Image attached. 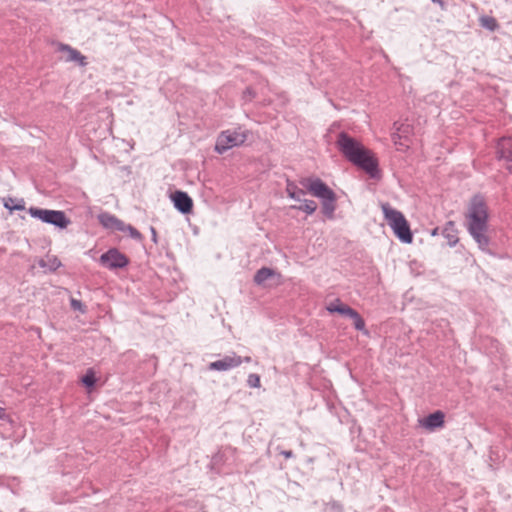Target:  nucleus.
<instances>
[{"mask_svg":"<svg viewBox=\"0 0 512 512\" xmlns=\"http://www.w3.org/2000/svg\"><path fill=\"white\" fill-rule=\"evenodd\" d=\"M336 145L342 155L353 165L364 170L371 178L378 179L380 170L377 158L358 140L346 132H340Z\"/></svg>","mask_w":512,"mask_h":512,"instance_id":"nucleus-1","label":"nucleus"},{"mask_svg":"<svg viewBox=\"0 0 512 512\" xmlns=\"http://www.w3.org/2000/svg\"><path fill=\"white\" fill-rule=\"evenodd\" d=\"M488 207L482 195H474L468 205L466 226L469 234L477 243L480 250L489 252L490 239L488 230Z\"/></svg>","mask_w":512,"mask_h":512,"instance_id":"nucleus-2","label":"nucleus"},{"mask_svg":"<svg viewBox=\"0 0 512 512\" xmlns=\"http://www.w3.org/2000/svg\"><path fill=\"white\" fill-rule=\"evenodd\" d=\"M299 184L306 188L313 196L321 200L322 213L328 219H333L336 209L335 192L317 177L302 178L300 179Z\"/></svg>","mask_w":512,"mask_h":512,"instance_id":"nucleus-3","label":"nucleus"},{"mask_svg":"<svg viewBox=\"0 0 512 512\" xmlns=\"http://www.w3.org/2000/svg\"><path fill=\"white\" fill-rule=\"evenodd\" d=\"M382 211L388 225L393 230L396 237L403 243L410 244L413 241V234L404 215L393 209L388 203L382 204Z\"/></svg>","mask_w":512,"mask_h":512,"instance_id":"nucleus-4","label":"nucleus"},{"mask_svg":"<svg viewBox=\"0 0 512 512\" xmlns=\"http://www.w3.org/2000/svg\"><path fill=\"white\" fill-rule=\"evenodd\" d=\"M247 140V131L241 127L222 131L216 140L215 151L223 154L229 149L238 147Z\"/></svg>","mask_w":512,"mask_h":512,"instance_id":"nucleus-5","label":"nucleus"},{"mask_svg":"<svg viewBox=\"0 0 512 512\" xmlns=\"http://www.w3.org/2000/svg\"><path fill=\"white\" fill-rule=\"evenodd\" d=\"M28 212L31 217L60 229H65L71 223L64 211L30 207Z\"/></svg>","mask_w":512,"mask_h":512,"instance_id":"nucleus-6","label":"nucleus"},{"mask_svg":"<svg viewBox=\"0 0 512 512\" xmlns=\"http://www.w3.org/2000/svg\"><path fill=\"white\" fill-rule=\"evenodd\" d=\"M99 263L109 270H116L127 267L129 258L117 248H110L100 256Z\"/></svg>","mask_w":512,"mask_h":512,"instance_id":"nucleus-7","label":"nucleus"},{"mask_svg":"<svg viewBox=\"0 0 512 512\" xmlns=\"http://www.w3.org/2000/svg\"><path fill=\"white\" fill-rule=\"evenodd\" d=\"M242 362V357L233 353L232 355H226L222 359L211 362L208 368L213 371H228L240 366Z\"/></svg>","mask_w":512,"mask_h":512,"instance_id":"nucleus-8","label":"nucleus"},{"mask_svg":"<svg viewBox=\"0 0 512 512\" xmlns=\"http://www.w3.org/2000/svg\"><path fill=\"white\" fill-rule=\"evenodd\" d=\"M171 200L174 204V207L182 214H189L193 209V200L188 195V193L184 191L177 190L173 194H171Z\"/></svg>","mask_w":512,"mask_h":512,"instance_id":"nucleus-9","label":"nucleus"},{"mask_svg":"<svg viewBox=\"0 0 512 512\" xmlns=\"http://www.w3.org/2000/svg\"><path fill=\"white\" fill-rule=\"evenodd\" d=\"M497 158L507 162V169L512 172V138L503 137L497 143Z\"/></svg>","mask_w":512,"mask_h":512,"instance_id":"nucleus-10","label":"nucleus"},{"mask_svg":"<svg viewBox=\"0 0 512 512\" xmlns=\"http://www.w3.org/2000/svg\"><path fill=\"white\" fill-rule=\"evenodd\" d=\"M444 418V413L438 410L424 418L419 419V424L421 427L433 431L437 428H441L444 425Z\"/></svg>","mask_w":512,"mask_h":512,"instance_id":"nucleus-11","label":"nucleus"},{"mask_svg":"<svg viewBox=\"0 0 512 512\" xmlns=\"http://www.w3.org/2000/svg\"><path fill=\"white\" fill-rule=\"evenodd\" d=\"M99 223L106 229L112 231H120L123 229V221L117 218L115 215L108 212L100 213L98 216Z\"/></svg>","mask_w":512,"mask_h":512,"instance_id":"nucleus-12","label":"nucleus"},{"mask_svg":"<svg viewBox=\"0 0 512 512\" xmlns=\"http://www.w3.org/2000/svg\"><path fill=\"white\" fill-rule=\"evenodd\" d=\"M60 50L67 52V61L76 62L79 66L84 67L87 65L86 57L82 55L77 49L72 48L67 44H61Z\"/></svg>","mask_w":512,"mask_h":512,"instance_id":"nucleus-13","label":"nucleus"},{"mask_svg":"<svg viewBox=\"0 0 512 512\" xmlns=\"http://www.w3.org/2000/svg\"><path fill=\"white\" fill-rule=\"evenodd\" d=\"M442 235L447 240V244L450 247H454L458 241V230L456 228V225L453 221H448L443 228Z\"/></svg>","mask_w":512,"mask_h":512,"instance_id":"nucleus-14","label":"nucleus"},{"mask_svg":"<svg viewBox=\"0 0 512 512\" xmlns=\"http://www.w3.org/2000/svg\"><path fill=\"white\" fill-rule=\"evenodd\" d=\"M306 191L308 190L303 186L302 188H299L294 182L289 180L287 181L286 192L290 198L296 201H302L301 197L306 194Z\"/></svg>","mask_w":512,"mask_h":512,"instance_id":"nucleus-15","label":"nucleus"},{"mask_svg":"<svg viewBox=\"0 0 512 512\" xmlns=\"http://www.w3.org/2000/svg\"><path fill=\"white\" fill-rule=\"evenodd\" d=\"M409 132V125L401 124L399 127L396 128V131L391 134V139L393 143L399 146H407L404 142H402V138L406 139V134H408Z\"/></svg>","mask_w":512,"mask_h":512,"instance_id":"nucleus-16","label":"nucleus"},{"mask_svg":"<svg viewBox=\"0 0 512 512\" xmlns=\"http://www.w3.org/2000/svg\"><path fill=\"white\" fill-rule=\"evenodd\" d=\"M351 307H349L348 305H345L342 303V301L340 299H335L334 301L330 302L326 309L329 313H338V314H341L343 316H346L348 311L350 310Z\"/></svg>","mask_w":512,"mask_h":512,"instance_id":"nucleus-17","label":"nucleus"},{"mask_svg":"<svg viewBox=\"0 0 512 512\" xmlns=\"http://www.w3.org/2000/svg\"><path fill=\"white\" fill-rule=\"evenodd\" d=\"M275 275V271L268 267H262L254 275V282L257 285H262L266 280Z\"/></svg>","mask_w":512,"mask_h":512,"instance_id":"nucleus-18","label":"nucleus"},{"mask_svg":"<svg viewBox=\"0 0 512 512\" xmlns=\"http://www.w3.org/2000/svg\"><path fill=\"white\" fill-rule=\"evenodd\" d=\"M346 317H349V318H351L353 320V325H354L356 330L363 331L366 334L368 333L365 330V321H364V319L360 316V314L355 309L350 308V310L348 311Z\"/></svg>","mask_w":512,"mask_h":512,"instance_id":"nucleus-19","label":"nucleus"},{"mask_svg":"<svg viewBox=\"0 0 512 512\" xmlns=\"http://www.w3.org/2000/svg\"><path fill=\"white\" fill-rule=\"evenodd\" d=\"M301 202H302L301 205H299V206L293 205V206H291V208L301 210V211L307 213L308 215H311L316 211L317 204L315 201L304 199Z\"/></svg>","mask_w":512,"mask_h":512,"instance_id":"nucleus-20","label":"nucleus"},{"mask_svg":"<svg viewBox=\"0 0 512 512\" xmlns=\"http://www.w3.org/2000/svg\"><path fill=\"white\" fill-rule=\"evenodd\" d=\"M120 231L127 232L129 236L136 241H142L143 239L142 234L130 224H126L123 222V229Z\"/></svg>","mask_w":512,"mask_h":512,"instance_id":"nucleus-21","label":"nucleus"},{"mask_svg":"<svg viewBox=\"0 0 512 512\" xmlns=\"http://www.w3.org/2000/svg\"><path fill=\"white\" fill-rule=\"evenodd\" d=\"M16 201H17L16 199L8 198L4 202V207L6 209L10 210V211H13V210H24L25 206H24L23 199H21L18 203H16Z\"/></svg>","mask_w":512,"mask_h":512,"instance_id":"nucleus-22","label":"nucleus"},{"mask_svg":"<svg viewBox=\"0 0 512 512\" xmlns=\"http://www.w3.org/2000/svg\"><path fill=\"white\" fill-rule=\"evenodd\" d=\"M81 381L87 388H92L96 383V376L94 371L92 369L87 370Z\"/></svg>","mask_w":512,"mask_h":512,"instance_id":"nucleus-23","label":"nucleus"},{"mask_svg":"<svg viewBox=\"0 0 512 512\" xmlns=\"http://www.w3.org/2000/svg\"><path fill=\"white\" fill-rule=\"evenodd\" d=\"M325 510L328 512H344V507L339 501L331 500L326 503Z\"/></svg>","mask_w":512,"mask_h":512,"instance_id":"nucleus-24","label":"nucleus"},{"mask_svg":"<svg viewBox=\"0 0 512 512\" xmlns=\"http://www.w3.org/2000/svg\"><path fill=\"white\" fill-rule=\"evenodd\" d=\"M247 384L251 388H259L260 387V376L255 373H251L248 376Z\"/></svg>","mask_w":512,"mask_h":512,"instance_id":"nucleus-25","label":"nucleus"},{"mask_svg":"<svg viewBox=\"0 0 512 512\" xmlns=\"http://www.w3.org/2000/svg\"><path fill=\"white\" fill-rule=\"evenodd\" d=\"M70 304H71L72 309L78 310L82 313L85 312V306L83 305V303L80 300L72 298L70 301Z\"/></svg>","mask_w":512,"mask_h":512,"instance_id":"nucleus-26","label":"nucleus"},{"mask_svg":"<svg viewBox=\"0 0 512 512\" xmlns=\"http://www.w3.org/2000/svg\"><path fill=\"white\" fill-rule=\"evenodd\" d=\"M434 4L439 5L442 9H445L447 6L448 0H431Z\"/></svg>","mask_w":512,"mask_h":512,"instance_id":"nucleus-27","label":"nucleus"},{"mask_svg":"<svg viewBox=\"0 0 512 512\" xmlns=\"http://www.w3.org/2000/svg\"><path fill=\"white\" fill-rule=\"evenodd\" d=\"M61 265V262L57 259V258H54L52 260V263H51V266H50V269L51 270H56L57 268H59Z\"/></svg>","mask_w":512,"mask_h":512,"instance_id":"nucleus-28","label":"nucleus"},{"mask_svg":"<svg viewBox=\"0 0 512 512\" xmlns=\"http://www.w3.org/2000/svg\"><path fill=\"white\" fill-rule=\"evenodd\" d=\"M281 455H283L285 458H292L294 457V453L291 450H283L280 452Z\"/></svg>","mask_w":512,"mask_h":512,"instance_id":"nucleus-29","label":"nucleus"},{"mask_svg":"<svg viewBox=\"0 0 512 512\" xmlns=\"http://www.w3.org/2000/svg\"><path fill=\"white\" fill-rule=\"evenodd\" d=\"M151 234H152V240L156 243L157 242V232L154 227L150 228Z\"/></svg>","mask_w":512,"mask_h":512,"instance_id":"nucleus-30","label":"nucleus"},{"mask_svg":"<svg viewBox=\"0 0 512 512\" xmlns=\"http://www.w3.org/2000/svg\"><path fill=\"white\" fill-rule=\"evenodd\" d=\"M489 21L492 23V25H487V27H488L490 30H493V29L495 28V26H496V24H495V20L491 18Z\"/></svg>","mask_w":512,"mask_h":512,"instance_id":"nucleus-31","label":"nucleus"},{"mask_svg":"<svg viewBox=\"0 0 512 512\" xmlns=\"http://www.w3.org/2000/svg\"><path fill=\"white\" fill-rule=\"evenodd\" d=\"M6 416L5 409L0 407V419H3Z\"/></svg>","mask_w":512,"mask_h":512,"instance_id":"nucleus-32","label":"nucleus"},{"mask_svg":"<svg viewBox=\"0 0 512 512\" xmlns=\"http://www.w3.org/2000/svg\"><path fill=\"white\" fill-rule=\"evenodd\" d=\"M242 360L245 361V362H250L251 358L250 357H245V358H242Z\"/></svg>","mask_w":512,"mask_h":512,"instance_id":"nucleus-33","label":"nucleus"},{"mask_svg":"<svg viewBox=\"0 0 512 512\" xmlns=\"http://www.w3.org/2000/svg\"><path fill=\"white\" fill-rule=\"evenodd\" d=\"M437 231H438V228L434 229V230H433V232H432V234H433V235H436V234H437Z\"/></svg>","mask_w":512,"mask_h":512,"instance_id":"nucleus-34","label":"nucleus"},{"mask_svg":"<svg viewBox=\"0 0 512 512\" xmlns=\"http://www.w3.org/2000/svg\"><path fill=\"white\" fill-rule=\"evenodd\" d=\"M40 266L44 267L45 264L43 263V261L40 262Z\"/></svg>","mask_w":512,"mask_h":512,"instance_id":"nucleus-35","label":"nucleus"}]
</instances>
